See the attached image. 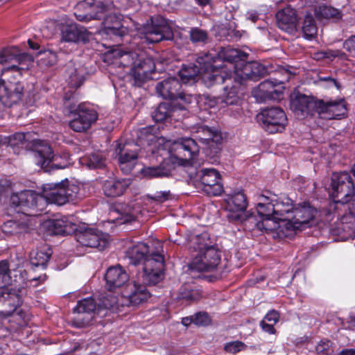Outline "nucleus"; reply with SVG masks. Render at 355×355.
<instances>
[{
	"label": "nucleus",
	"instance_id": "nucleus-1",
	"mask_svg": "<svg viewBox=\"0 0 355 355\" xmlns=\"http://www.w3.org/2000/svg\"><path fill=\"white\" fill-rule=\"evenodd\" d=\"M269 195H259V202L257 206L258 214L263 218V221L258 222V229L271 231L277 227L276 221L285 223L290 219V214L293 209L291 199L285 194L277 196L268 193Z\"/></svg>",
	"mask_w": 355,
	"mask_h": 355
},
{
	"label": "nucleus",
	"instance_id": "nucleus-2",
	"mask_svg": "<svg viewBox=\"0 0 355 355\" xmlns=\"http://www.w3.org/2000/svg\"><path fill=\"white\" fill-rule=\"evenodd\" d=\"M267 73L266 68L257 62H240L234 67V71H230L224 76L223 83L225 84L226 92L223 101L227 105H238L241 99L238 95L239 89L243 81L249 79L258 80Z\"/></svg>",
	"mask_w": 355,
	"mask_h": 355
},
{
	"label": "nucleus",
	"instance_id": "nucleus-3",
	"mask_svg": "<svg viewBox=\"0 0 355 355\" xmlns=\"http://www.w3.org/2000/svg\"><path fill=\"white\" fill-rule=\"evenodd\" d=\"M31 138L30 132H16L10 136L9 144L11 146H21L32 150L35 154L36 164L46 171H48L49 168H64L67 166V163L59 162L58 159L61 157L53 154L47 141Z\"/></svg>",
	"mask_w": 355,
	"mask_h": 355
},
{
	"label": "nucleus",
	"instance_id": "nucleus-4",
	"mask_svg": "<svg viewBox=\"0 0 355 355\" xmlns=\"http://www.w3.org/2000/svg\"><path fill=\"white\" fill-rule=\"evenodd\" d=\"M188 247L197 252L190 264L191 270L209 272L216 269L221 260V253L212 244L207 232L191 236Z\"/></svg>",
	"mask_w": 355,
	"mask_h": 355
},
{
	"label": "nucleus",
	"instance_id": "nucleus-5",
	"mask_svg": "<svg viewBox=\"0 0 355 355\" xmlns=\"http://www.w3.org/2000/svg\"><path fill=\"white\" fill-rule=\"evenodd\" d=\"M213 57L209 53H204L198 56L196 62L198 66L194 64L183 65L179 71V76L182 83H187L193 81L198 73H202V78L205 83L208 86L212 85L222 84L224 81L223 75L213 73L214 68L218 65L212 64Z\"/></svg>",
	"mask_w": 355,
	"mask_h": 355
},
{
	"label": "nucleus",
	"instance_id": "nucleus-6",
	"mask_svg": "<svg viewBox=\"0 0 355 355\" xmlns=\"http://www.w3.org/2000/svg\"><path fill=\"white\" fill-rule=\"evenodd\" d=\"M150 297V294L144 285L132 282L125 284L120 297L112 296L110 300L105 297L103 305L107 309L114 306H137L146 302Z\"/></svg>",
	"mask_w": 355,
	"mask_h": 355
},
{
	"label": "nucleus",
	"instance_id": "nucleus-7",
	"mask_svg": "<svg viewBox=\"0 0 355 355\" xmlns=\"http://www.w3.org/2000/svg\"><path fill=\"white\" fill-rule=\"evenodd\" d=\"M10 203L17 212H21L23 216H26L27 219L28 216L40 214L46 207V200L42 195L30 190L12 193Z\"/></svg>",
	"mask_w": 355,
	"mask_h": 355
},
{
	"label": "nucleus",
	"instance_id": "nucleus-8",
	"mask_svg": "<svg viewBox=\"0 0 355 355\" xmlns=\"http://www.w3.org/2000/svg\"><path fill=\"white\" fill-rule=\"evenodd\" d=\"M198 151L199 147L196 141L190 137H187L175 143V154H170L163 148H159L157 154H159L160 156H163L164 154L168 155L176 166L188 165Z\"/></svg>",
	"mask_w": 355,
	"mask_h": 355
},
{
	"label": "nucleus",
	"instance_id": "nucleus-9",
	"mask_svg": "<svg viewBox=\"0 0 355 355\" xmlns=\"http://www.w3.org/2000/svg\"><path fill=\"white\" fill-rule=\"evenodd\" d=\"M141 33L146 42L157 43L162 40H170L173 32L166 19L160 15L151 17L150 23L144 25Z\"/></svg>",
	"mask_w": 355,
	"mask_h": 355
},
{
	"label": "nucleus",
	"instance_id": "nucleus-10",
	"mask_svg": "<svg viewBox=\"0 0 355 355\" xmlns=\"http://www.w3.org/2000/svg\"><path fill=\"white\" fill-rule=\"evenodd\" d=\"M141 263V278L144 284L155 285L163 279L164 258L162 254L152 251Z\"/></svg>",
	"mask_w": 355,
	"mask_h": 355
},
{
	"label": "nucleus",
	"instance_id": "nucleus-11",
	"mask_svg": "<svg viewBox=\"0 0 355 355\" xmlns=\"http://www.w3.org/2000/svg\"><path fill=\"white\" fill-rule=\"evenodd\" d=\"M331 196L336 203L347 204L354 195V185L349 173L343 171L332 178Z\"/></svg>",
	"mask_w": 355,
	"mask_h": 355
},
{
	"label": "nucleus",
	"instance_id": "nucleus-12",
	"mask_svg": "<svg viewBox=\"0 0 355 355\" xmlns=\"http://www.w3.org/2000/svg\"><path fill=\"white\" fill-rule=\"evenodd\" d=\"M257 119L262 128L270 133L282 132L287 122L284 110L276 107L263 109L257 114Z\"/></svg>",
	"mask_w": 355,
	"mask_h": 355
},
{
	"label": "nucleus",
	"instance_id": "nucleus-13",
	"mask_svg": "<svg viewBox=\"0 0 355 355\" xmlns=\"http://www.w3.org/2000/svg\"><path fill=\"white\" fill-rule=\"evenodd\" d=\"M71 113L73 118L69 122V127L78 132L87 130L96 123L98 117L97 111L87 103L79 104Z\"/></svg>",
	"mask_w": 355,
	"mask_h": 355
},
{
	"label": "nucleus",
	"instance_id": "nucleus-14",
	"mask_svg": "<svg viewBox=\"0 0 355 355\" xmlns=\"http://www.w3.org/2000/svg\"><path fill=\"white\" fill-rule=\"evenodd\" d=\"M106 8L101 1L85 0L76 4L74 15L77 20L82 22L101 20L105 15Z\"/></svg>",
	"mask_w": 355,
	"mask_h": 355
},
{
	"label": "nucleus",
	"instance_id": "nucleus-15",
	"mask_svg": "<svg viewBox=\"0 0 355 355\" xmlns=\"http://www.w3.org/2000/svg\"><path fill=\"white\" fill-rule=\"evenodd\" d=\"M27 293L24 287L12 288L0 292V315L10 317L23 303Z\"/></svg>",
	"mask_w": 355,
	"mask_h": 355
},
{
	"label": "nucleus",
	"instance_id": "nucleus-16",
	"mask_svg": "<svg viewBox=\"0 0 355 355\" xmlns=\"http://www.w3.org/2000/svg\"><path fill=\"white\" fill-rule=\"evenodd\" d=\"M75 238L81 245L103 250L109 244V235L96 229L76 230Z\"/></svg>",
	"mask_w": 355,
	"mask_h": 355
},
{
	"label": "nucleus",
	"instance_id": "nucleus-17",
	"mask_svg": "<svg viewBox=\"0 0 355 355\" xmlns=\"http://www.w3.org/2000/svg\"><path fill=\"white\" fill-rule=\"evenodd\" d=\"M291 213L293 214V216L285 223V228L288 231H294L300 230L304 225L312 220L315 217L316 210L309 202H303L293 208Z\"/></svg>",
	"mask_w": 355,
	"mask_h": 355
},
{
	"label": "nucleus",
	"instance_id": "nucleus-18",
	"mask_svg": "<svg viewBox=\"0 0 355 355\" xmlns=\"http://www.w3.org/2000/svg\"><path fill=\"white\" fill-rule=\"evenodd\" d=\"M197 177L203 186V191L207 195L218 196L223 192L221 177L219 172L215 168H203L197 172Z\"/></svg>",
	"mask_w": 355,
	"mask_h": 355
},
{
	"label": "nucleus",
	"instance_id": "nucleus-19",
	"mask_svg": "<svg viewBox=\"0 0 355 355\" xmlns=\"http://www.w3.org/2000/svg\"><path fill=\"white\" fill-rule=\"evenodd\" d=\"M209 53L213 57V60H211L212 64L218 65V67L214 68L212 73L220 75H222L221 73L223 71L224 66L218 64V62L220 61L227 62L230 64V67L233 69V71H234V67L237 65V64H240V62L244 61L247 57L245 53H243L237 49L231 48L222 49L218 53V57H216L215 54Z\"/></svg>",
	"mask_w": 355,
	"mask_h": 355
},
{
	"label": "nucleus",
	"instance_id": "nucleus-20",
	"mask_svg": "<svg viewBox=\"0 0 355 355\" xmlns=\"http://www.w3.org/2000/svg\"><path fill=\"white\" fill-rule=\"evenodd\" d=\"M197 133L202 134L199 139L208 145L207 153L214 158L218 157L220 152V144L223 140L221 132L214 128L206 125L200 126Z\"/></svg>",
	"mask_w": 355,
	"mask_h": 355
},
{
	"label": "nucleus",
	"instance_id": "nucleus-21",
	"mask_svg": "<svg viewBox=\"0 0 355 355\" xmlns=\"http://www.w3.org/2000/svg\"><path fill=\"white\" fill-rule=\"evenodd\" d=\"M23 91L24 85L19 81H0V101L10 107L21 99Z\"/></svg>",
	"mask_w": 355,
	"mask_h": 355
},
{
	"label": "nucleus",
	"instance_id": "nucleus-22",
	"mask_svg": "<svg viewBox=\"0 0 355 355\" xmlns=\"http://www.w3.org/2000/svg\"><path fill=\"white\" fill-rule=\"evenodd\" d=\"M318 101L312 96L297 94L291 96V109L297 115H313L318 113Z\"/></svg>",
	"mask_w": 355,
	"mask_h": 355
},
{
	"label": "nucleus",
	"instance_id": "nucleus-23",
	"mask_svg": "<svg viewBox=\"0 0 355 355\" xmlns=\"http://www.w3.org/2000/svg\"><path fill=\"white\" fill-rule=\"evenodd\" d=\"M227 209L230 214L227 218L230 220H242V214L248 206L247 197L243 191L230 194L227 199Z\"/></svg>",
	"mask_w": 355,
	"mask_h": 355
},
{
	"label": "nucleus",
	"instance_id": "nucleus-24",
	"mask_svg": "<svg viewBox=\"0 0 355 355\" xmlns=\"http://www.w3.org/2000/svg\"><path fill=\"white\" fill-rule=\"evenodd\" d=\"M346 113V107L344 100L327 101L319 100L318 103V114L324 119H337L344 116Z\"/></svg>",
	"mask_w": 355,
	"mask_h": 355
},
{
	"label": "nucleus",
	"instance_id": "nucleus-25",
	"mask_svg": "<svg viewBox=\"0 0 355 355\" xmlns=\"http://www.w3.org/2000/svg\"><path fill=\"white\" fill-rule=\"evenodd\" d=\"M282 84V80H266L259 85L257 90L254 91V96L259 97L261 100L278 99L283 94Z\"/></svg>",
	"mask_w": 355,
	"mask_h": 355
},
{
	"label": "nucleus",
	"instance_id": "nucleus-26",
	"mask_svg": "<svg viewBox=\"0 0 355 355\" xmlns=\"http://www.w3.org/2000/svg\"><path fill=\"white\" fill-rule=\"evenodd\" d=\"M174 162L168 156L163 159L157 166H145L141 169V174L148 179L168 178L175 169Z\"/></svg>",
	"mask_w": 355,
	"mask_h": 355
},
{
	"label": "nucleus",
	"instance_id": "nucleus-27",
	"mask_svg": "<svg viewBox=\"0 0 355 355\" xmlns=\"http://www.w3.org/2000/svg\"><path fill=\"white\" fill-rule=\"evenodd\" d=\"M129 277L126 271L119 265L110 267L105 275L106 288L114 291L125 285Z\"/></svg>",
	"mask_w": 355,
	"mask_h": 355
},
{
	"label": "nucleus",
	"instance_id": "nucleus-28",
	"mask_svg": "<svg viewBox=\"0 0 355 355\" xmlns=\"http://www.w3.org/2000/svg\"><path fill=\"white\" fill-rule=\"evenodd\" d=\"M91 33L84 27H78L75 24L62 26L61 28V40L67 42L89 41Z\"/></svg>",
	"mask_w": 355,
	"mask_h": 355
},
{
	"label": "nucleus",
	"instance_id": "nucleus-29",
	"mask_svg": "<svg viewBox=\"0 0 355 355\" xmlns=\"http://www.w3.org/2000/svg\"><path fill=\"white\" fill-rule=\"evenodd\" d=\"M181 87V83L178 78L169 77L157 84L156 91L164 98L178 100V95H180Z\"/></svg>",
	"mask_w": 355,
	"mask_h": 355
},
{
	"label": "nucleus",
	"instance_id": "nucleus-30",
	"mask_svg": "<svg viewBox=\"0 0 355 355\" xmlns=\"http://www.w3.org/2000/svg\"><path fill=\"white\" fill-rule=\"evenodd\" d=\"M276 19L278 27L282 30L291 33L296 30L297 22L296 11L291 6H286L277 12Z\"/></svg>",
	"mask_w": 355,
	"mask_h": 355
},
{
	"label": "nucleus",
	"instance_id": "nucleus-31",
	"mask_svg": "<svg viewBox=\"0 0 355 355\" xmlns=\"http://www.w3.org/2000/svg\"><path fill=\"white\" fill-rule=\"evenodd\" d=\"M87 74V69L80 64L69 62L66 68V78L68 85L71 88L77 89L80 87Z\"/></svg>",
	"mask_w": 355,
	"mask_h": 355
},
{
	"label": "nucleus",
	"instance_id": "nucleus-32",
	"mask_svg": "<svg viewBox=\"0 0 355 355\" xmlns=\"http://www.w3.org/2000/svg\"><path fill=\"white\" fill-rule=\"evenodd\" d=\"M42 196L46 200V205L51 203L62 205L67 202L64 186L61 183L44 184Z\"/></svg>",
	"mask_w": 355,
	"mask_h": 355
},
{
	"label": "nucleus",
	"instance_id": "nucleus-33",
	"mask_svg": "<svg viewBox=\"0 0 355 355\" xmlns=\"http://www.w3.org/2000/svg\"><path fill=\"white\" fill-rule=\"evenodd\" d=\"M155 64L152 59L140 58L139 57L137 63L131 70L132 76L135 80L144 82L150 78V74L155 71Z\"/></svg>",
	"mask_w": 355,
	"mask_h": 355
},
{
	"label": "nucleus",
	"instance_id": "nucleus-34",
	"mask_svg": "<svg viewBox=\"0 0 355 355\" xmlns=\"http://www.w3.org/2000/svg\"><path fill=\"white\" fill-rule=\"evenodd\" d=\"M102 19H103L101 22L103 26V33L116 37H121L125 34L126 28L122 26L119 18L115 14H108L107 8L105 15Z\"/></svg>",
	"mask_w": 355,
	"mask_h": 355
},
{
	"label": "nucleus",
	"instance_id": "nucleus-35",
	"mask_svg": "<svg viewBox=\"0 0 355 355\" xmlns=\"http://www.w3.org/2000/svg\"><path fill=\"white\" fill-rule=\"evenodd\" d=\"M26 56L25 54L18 53L17 48L11 47L3 50L0 53V64H11L8 67H6L2 69V72L8 71H17L20 69L18 64L21 63V61L24 57Z\"/></svg>",
	"mask_w": 355,
	"mask_h": 355
},
{
	"label": "nucleus",
	"instance_id": "nucleus-36",
	"mask_svg": "<svg viewBox=\"0 0 355 355\" xmlns=\"http://www.w3.org/2000/svg\"><path fill=\"white\" fill-rule=\"evenodd\" d=\"M151 252L146 243L138 242L129 247L126 250L125 254L130 259V263L138 265L141 263Z\"/></svg>",
	"mask_w": 355,
	"mask_h": 355
},
{
	"label": "nucleus",
	"instance_id": "nucleus-37",
	"mask_svg": "<svg viewBox=\"0 0 355 355\" xmlns=\"http://www.w3.org/2000/svg\"><path fill=\"white\" fill-rule=\"evenodd\" d=\"M1 227L2 232L8 236L22 234L28 230V219L26 216H20L19 218H16L4 222Z\"/></svg>",
	"mask_w": 355,
	"mask_h": 355
},
{
	"label": "nucleus",
	"instance_id": "nucleus-38",
	"mask_svg": "<svg viewBox=\"0 0 355 355\" xmlns=\"http://www.w3.org/2000/svg\"><path fill=\"white\" fill-rule=\"evenodd\" d=\"M130 184L129 180H108L103 184V191L108 197H117L122 195Z\"/></svg>",
	"mask_w": 355,
	"mask_h": 355
},
{
	"label": "nucleus",
	"instance_id": "nucleus-39",
	"mask_svg": "<svg viewBox=\"0 0 355 355\" xmlns=\"http://www.w3.org/2000/svg\"><path fill=\"white\" fill-rule=\"evenodd\" d=\"M21 266V263L14 264L12 259L0 261V288H5L11 285V270H16Z\"/></svg>",
	"mask_w": 355,
	"mask_h": 355
},
{
	"label": "nucleus",
	"instance_id": "nucleus-40",
	"mask_svg": "<svg viewBox=\"0 0 355 355\" xmlns=\"http://www.w3.org/2000/svg\"><path fill=\"white\" fill-rule=\"evenodd\" d=\"M51 227L53 234L55 235H67L76 231L75 224L63 218L52 220Z\"/></svg>",
	"mask_w": 355,
	"mask_h": 355
},
{
	"label": "nucleus",
	"instance_id": "nucleus-41",
	"mask_svg": "<svg viewBox=\"0 0 355 355\" xmlns=\"http://www.w3.org/2000/svg\"><path fill=\"white\" fill-rule=\"evenodd\" d=\"M315 14L320 19L338 20L343 16L342 12L340 10L327 5H321L316 8Z\"/></svg>",
	"mask_w": 355,
	"mask_h": 355
},
{
	"label": "nucleus",
	"instance_id": "nucleus-42",
	"mask_svg": "<svg viewBox=\"0 0 355 355\" xmlns=\"http://www.w3.org/2000/svg\"><path fill=\"white\" fill-rule=\"evenodd\" d=\"M119 155L120 164H124L137 158V149L135 144H125L122 148L119 146Z\"/></svg>",
	"mask_w": 355,
	"mask_h": 355
},
{
	"label": "nucleus",
	"instance_id": "nucleus-43",
	"mask_svg": "<svg viewBox=\"0 0 355 355\" xmlns=\"http://www.w3.org/2000/svg\"><path fill=\"white\" fill-rule=\"evenodd\" d=\"M114 56L119 59L117 62L120 66L123 67L131 66V69L134 67V64L137 63L139 55L135 52L123 51L117 49L113 52Z\"/></svg>",
	"mask_w": 355,
	"mask_h": 355
},
{
	"label": "nucleus",
	"instance_id": "nucleus-44",
	"mask_svg": "<svg viewBox=\"0 0 355 355\" xmlns=\"http://www.w3.org/2000/svg\"><path fill=\"white\" fill-rule=\"evenodd\" d=\"M201 294L198 289H195L190 284H185L179 289L178 299L182 300L188 303L198 300Z\"/></svg>",
	"mask_w": 355,
	"mask_h": 355
},
{
	"label": "nucleus",
	"instance_id": "nucleus-45",
	"mask_svg": "<svg viewBox=\"0 0 355 355\" xmlns=\"http://www.w3.org/2000/svg\"><path fill=\"white\" fill-rule=\"evenodd\" d=\"M96 309V303L92 298H85L78 301L77 305L73 309V312L80 314H87L89 317L86 318L87 321L92 319L91 315Z\"/></svg>",
	"mask_w": 355,
	"mask_h": 355
},
{
	"label": "nucleus",
	"instance_id": "nucleus-46",
	"mask_svg": "<svg viewBox=\"0 0 355 355\" xmlns=\"http://www.w3.org/2000/svg\"><path fill=\"white\" fill-rule=\"evenodd\" d=\"M302 30L303 35L306 38L311 39L316 35L317 27L315 20L311 13H307L304 16Z\"/></svg>",
	"mask_w": 355,
	"mask_h": 355
},
{
	"label": "nucleus",
	"instance_id": "nucleus-47",
	"mask_svg": "<svg viewBox=\"0 0 355 355\" xmlns=\"http://www.w3.org/2000/svg\"><path fill=\"white\" fill-rule=\"evenodd\" d=\"M173 110L171 105L167 103H160L152 113L153 119L157 122H162L171 116Z\"/></svg>",
	"mask_w": 355,
	"mask_h": 355
},
{
	"label": "nucleus",
	"instance_id": "nucleus-48",
	"mask_svg": "<svg viewBox=\"0 0 355 355\" xmlns=\"http://www.w3.org/2000/svg\"><path fill=\"white\" fill-rule=\"evenodd\" d=\"M12 317V321L15 322L19 327H24L27 325L31 319V314L28 310L17 308Z\"/></svg>",
	"mask_w": 355,
	"mask_h": 355
},
{
	"label": "nucleus",
	"instance_id": "nucleus-49",
	"mask_svg": "<svg viewBox=\"0 0 355 355\" xmlns=\"http://www.w3.org/2000/svg\"><path fill=\"white\" fill-rule=\"evenodd\" d=\"M86 165L89 168H101L105 166V159L100 153H92L85 158Z\"/></svg>",
	"mask_w": 355,
	"mask_h": 355
},
{
	"label": "nucleus",
	"instance_id": "nucleus-50",
	"mask_svg": "<svg viewBox=\"0 0 355 355\" xmlns=\"http://www.w3.org/2000/svg\"><path fill=\"white\" fill-rule=\"evenodd\" d=\"M64 186V194L67 197V202H73L78 198L80 188L74 184H69L68 182L61 183Z\"/></svg>",
	"mask_w": 355,
	"mask_h": 355
},
{
	"label": "nucleus",
	"instance_id": "nucleus-51",
	"mask_svg": "<svg viewBox=\"0 0 355 355\" xmlns=\"http://www.w3.org/2000/svg\"><path fill=\"white\" fill-rule=\"evenodd\" d=\"M51 253L50 252H44L39 250L35 252L34 257H31V263L35 266H46L49 262Z\"/></svg>",
	"mask_w": 355,
	"mask_h": 355
},
{
	"label": "nucleus",
	"instance_id": "nucleus-52",
	"mask_svg": "<svg viewBox=\"0 0 355 355\" xmlns=\"http://www.w3.org/2000/svg\"><path fill=\"white\" fill-rule=\"evenodd\" d=\"M189 35L193 43H206L208 39L207 32L198 28H191Z\"/></svg>",
	"mask_w": 355,
	"mask_h": 355
},
{
	"label": "nucleus",
	"instance_id": "nucleus-53",
	"mask_svg": "<svg viewBox=\"0 0 355 355\" xmlns=\"http://www.w3.org/2000/svg\"><path fill=\"white\" fill-rule=\"evenodd\" d=\"M247 345L239 340L231 341L225 344L224 350L226 352L236 354L246 349Z\"/></svg>",
	"mask_w": 355,
	"mask_h": 355
},
{
	"label": "nucleus",
	"instance_id": "nucleus-54",
	"mask_svg": "<svg viewBox=\"0 0 355 355\" xmlns=\"http://www.w3.org/2000/svg\"><path fill=\"white\" fill-rule=\"evenodd\" d=\"M315 350L320 355H333L334 349L330 340H321L316 346Z\"/></svg>",
	"mask_w": 355,
	"mask_h": 355
},
{
	"label": "nucleus",
	"instance_id": "nucleus-55",
	"mask_svg": "<svg viewBox=\"0 0 355 355\" xmlns=\"http://www.w3.org/2000/svg\"><path fill=\"white\" fill-rule=\"evenodd\" d=\"M211 322L210 316L206 312H198L194 314V324L197 326H207Z\"/></svg>",
	"mask_w": 355,
	"mask_h": 355
},
{
	"label": "nucleus",
	"instance_id": "nucleus-56",
	"mask_svg": "<svg viewBox=\"0 0 355 355\" xmlns=\"http://www.w3.org/2000/svg\"><path fill=\"white\" fill-rule=\"evenodd\" d=\"M171 192L169 191H157L153 195H148V198L153 201L162 203L168 200L170 198Z\"/></svg>",
	"mask_w": 355,
	"mask_h": 355
},
{
	"label": "nucleus",
	"instance_id": "nucleus-57",
	"mask_svg": "<svg viewBox=\"0 0 355 355\" xmlns=\"http://www.w3.org/2000/svg\"><path fill=\"white\" fill-rule=\"evenodd\" d=\"M200 101L206 107L211 108L217 105L219 102V98L209 94H204L200 97Z\"/></svg>",
	"mask_w": 355,
	"mask_h": 355
},
{
	"label": "nucleus",
	"instance_id": "nucleus-58",
	"mask_svg": "<svg viewBox=\"0 0 355 355\" xmlns=\"http://www.w3.org/2000/svg\"><path fill=\"white\" fill-rule=\"evenodd\" d=\"M318 81L322 83L323 86L325 87H331L334 86L337 89L340 88V85L337 80L331 76H319Z\"/></svg>",
	"mask_w": 355,
	"mask_h": 355
},
{
	"label": "nucleus",
	"instance_id": "nucleus-59",
	"mask_svg": "<svg viewBox=\"0 0 355 355\" xmlns=\"http://www.w3.org/2000/svg\"><path fill=\"white\" fill-rule=\"evenodd\" d=\"M180 101L179 103L181 105V109H186V106L191 103L195 98L193 96L188 94H185L182 92H180V95H178V100Z\"/></svg>",
	"mask_w": 355,
	"mask_h": 355
},
{
	"label": "nucleus",
	"instance_id": "nucleus-60",
	"mask_svg": "<svg viewBox=\"0 0 355 355\" xmlns=\"http://www.w3.org/2000/svg\"><path fill=\"white\" fill-rule=\"evenodd\" d=\"M279 318V313L277 311L272 310L266 315L263 320H267L270 322L273 323V324H275L278 322Z\"/></svg>",
	"mask_w": 355,
	"mask_h": 355
},
{
	"label": "nucleus",
	"instance_id": "nucleus-61",
	"mask_svg": "<svg viewBox=\"0 0 355 355\" xmlns=\"http://www.w3.org/2000/svg\"><path fill=\"white\" fill-rule=\"evenodd\" d=\"M343 48L349 52H355V35L344 42Z\"/></svg>",
	"mask_w": 355,
	"mask_h": 355
},
{
	"label": "nucleus",
	"instance_id": "nucleus-62",
	"mask_svg": "<svg viewBox=\"0 0 355 355\" xmlns=\"http://www.w3.org/2000/svg\"><path fill=\"white\" fill-rule=\"evenodd\" d=\"M273 323L271 324H267L265 320H262L260 322V326L261 327L262 329L269 334H275V329L274 328Z\"/></svg>",
	"mask_w": 355,
	"mask_h": 355
},
{
	"label": "nucleus",
	"instance_id": "nucleus-63",
	"mask_svg": "<svg viewBox=\"0 0 355 355\" xmlns=\"http://www.w3.org/2000/svg\"><path fill=\"white\" fill-rule=\"evenodd\" d=\"M148 128H143L139 131L140 135L139 136V138L143 139V137L146 136V137H148L146 139L147 141H152L154 136L153 135L148 134Z\"/></svg>",
	"mask_w": 355,
	"mask_h": 355
},
{
	"label": "nucleus",
	"instance_id": "nucleus-64",
	"mask_svg": "<svg viewBox=\"0 0 355 355\" xmlns=\"http://www.w3.org/2000/svg\"><path fill=\"white\" fill-rule=\"evenodd\" d=\"M348 209L349 214L355 217V195L351 199L349 203H347Z\"/></svg>",
	"mask_w": 355,
	"mask_h": 355
}]
</instances>
